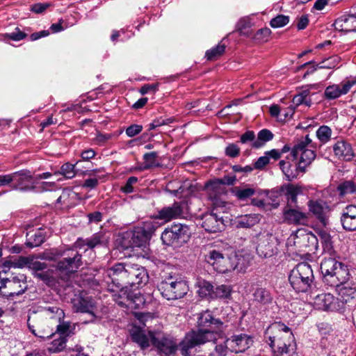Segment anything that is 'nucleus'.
<instances>
[{"mask_svg":"<svg viewBox=\"0 0 356 356\" xmlns=\"http://www.w3.org/2000/svg\"><path fill=\"white\" fill-rule=\"evenodd\" d=\"M81 264V255L76 252L70 257L58 261L56 264V268L60 272L69 274L76 272Z\"/></svg>","mask_w":356,"mask_h":356,"instance_id":"nucleus-20","label":"nucleus"},{"mask_svg":"<svg viewBox=\"0 0 356 356\" xmlns=\"http://www.w3.org/2000/svg\"><path fill=\"white\" fill-rule=\"evenodd\" d=\"M26 36L27 35L17 27L15 29L14 32L6 34L7 38L14 41H19L25 38Z\"/></svg>","mask_w":356,"mask_h":356,"instance_id":"nucleus-63","label":"nucleus"},{"mask_svg":"<svg viewBox=\"0 0 356 356\" xmlns=\"http://www.w3.org/2000/svg\"><path fill=\"white\" fill-rule=\"evenodd\" d=\"M138 181V178L136 177H130L124 186L122 187V191L124 193H131L134 192L133 185L135 184Z\"/></svg>","mask_w":356,"mask_h":356,"instance_id":"nucleus-60","label":"nucleus"},{"mask_svg":"<svg viewBox=\"0 0 356 356\" xmlns=\"http://www.w3.org/2000/svg\"><path fill=\"white\" fill-rule=\"evenodd\" d=\"M257 252L261 257H272L278 252L279 241L273 234H259L257 236Z\"/></svg>","mask_w":356,"mask_h":356,"instance_id":"nucleus-10","label":"nucleus"},{"mask_svg":"<svg viewBox=\"0 0 356 356\" xmlns=\"http://www.w3.org/2000/svg\"><path fill=\"white\" fill-rule=\"evenodd\" d=\"M318 147V144L314 143L309 135L299 140L294 145L291 150V154L295 159L300 155L298 163L300 171L304 172L306 167L309 165L316 156L315 150L310 149L309 147L317 149Z\"/></svg>","mask_w":356,"mask_h":356,"instance_id":"nucleus-6","label":"nucleus"},{"mask_svg":"<svg viewBox=\"0 0 356 356\" xmlns=\"http://www.w3.org/2000/svg\"><path fill=\"white\" fill-rule=\"evenodd\" d=\"M158 228V223L152 221H146L144 222L143 227H140V229L145 231V234L150 238L152 235Z\"/></svg>","mask_w":356,"mask_h":356,"instance_id":"nucleus-58","label":"nucleus"},{"mask_svg":"<svg viewBox=\"0 0 356 356\" xmlns=\"http://www.w3.org/2000/svg\"><path fill=\"white\" fill-rule=\"evenodd\" d=\"M67 339L64 337H59L54 339L51 342L49 350L53 353H58L65 349L66 346Z\"/></svg>","mask_w":356,"mask_h":356,"instance_id":"nucleus-51","label":"nucleus"},{"mask_svg":"<svg viewBox=\"0 0 356 356\" xmlns=\"http://www.w3.org/2000/svg\"><path fill=\"white\" fill-rule=\"evenodd\" d=\"M240 147L235 143H229L225 149V154L230 158H236L239 156Z\"/></svg>","mask_w":356,"mask_h":356,"instance_id":"nucleus-57","label":"nucleus"},{"mask_svg":"<svg viewBox=\"0 0 356 356\" xmlns=\"http://www.w3.org/2000/svg\"><path fill=\"white\" fill-rule=\"evenodd\" d=\"M340 58L337 56H332L324 60H323L320 65L319 69H333L339 64Z\"/></svg>","mask_w":356,"mask_h":356,"instance_id":"nucleus-55","label":"nucleus"},{"mask_svg":"<svg viewBox=\"0 0 356 356\" xmlns=\"http://www.w3.org/2000/svg\"><path fill=\"white\" fill-rule=\"evenodd\" d=\"M60 323L56 326V332L59 337H64L65 339L73 334L74 325H72L70 322H59Z\"/></svg>","mask_w":356,"mask_h":356,"instance_id":"nucleus-45","label":"nucleus"},{"mask_svg":"<svg viewBox=\"0 0 356 356\" xmlns=\"http://www.w3.org/2000/svg\"><path fill=\"white\" fill-rule=\"evenodd\" d=\"M152 344L156 349L159 354L164 356L174 355L178 348L177 340L170 336H163L162 337H152Z\"/></svg>","mask_w":356,"mask_h":356,"instance_id":"nucleus-15","label":"nucleus"},{"mask_svg":"<svg viewBox=\"0 0 356 356\" xmlns=\"http://www.w3.org/2000/svg\"><path fill=\"white\" fill-rule=\"evenodd\" d=\"M213 293V299H229L232 293V287L227 284L217 285L215 286L214 292Z\"/></svg>","mask_w":356,"mask_h":356,"instance_id":"nucleus-40","label":"nucleus"},{"mask_svg":"<svg viewBox=\"0 0 356 356\" xmlns=\"http://www.w3.org/2000/svg\"><path fill=\"white\" fill-rule=\"evenodd\" d=\"M264 337L274 356H298L294 336L291 329L284 323H272L266 329Z\"/></svg>","mask_w":356,"mask_h":356,"instance_id":"nucleus-2","label":"nucleus"},{"mask_svg":"<svg viewBox=\"0 0 356 356\" xmlns=\"http://www.w3.org/2000/svg\"><path fill=\"white\" fill-rule=\"evenodd\" d=\"M292 102L294 107L302 104L309 107L312 104L310 90L309 89L302 90L293 97Z\"/></svg>","mask_w":356,"mask_h":356,"instance_id":"nucleus-34","label":"nucleus"},{"mask_svg":"<svg viewBox=\"0 0 356 356\" xmlns=\"http://www.w3.org/2000/svg\"><path fill=\"white\" fill-rule=\"evenodd\" d=\"M131 340L137 343L141 350H145L150 346L152 338L155 337L152 332L147 334L138 327H134L130 332Z\"/></svg>","mask_w":356,"mask_h":356,"instance_id":"nucleus-23","label":"nucleus"},{"mask_svg":"<svg viewBox=\"0 0 356 356\" xmlns=\"http://www.w3.org/2000/svg\"><path fill=\"white\" fill-rule=\"evenodd\" d=\"M44 241V237L41 232H35V234L30 236V238L26 243V245L29 248L38 247Z\"/></svg>","mask_w":356,"mask_h":356,"instance_id":"nucleus-52","label":"nucleus"},{"mask_svg":"<svg viewBox=\"0 0 356 356\" xmlns=\"http://www.w3.org/2000/svg\"><path fill=\"white\" fill-rule=\"evenodd\" d=\"M158 290L165 299L177 300L183 298L188 291V286L184 280L169 276L158 284Z\"/></svg>","mask_w":356,"mask_h":356,"instance_id":"nucleus-8","label":"nucleus"},{"mask_svg":"<svg viewBox=\"0 0 356 356\" xmlns=\"http://www.w3.org/2000/svg\"><path fill=\"white\" fill-rule=\"evenodd\" d=\"M340 196L356 193V184L352 181H345L337 186Z\"/></svg>","mask_w":356,"mask_h":356,"instance_id":"nucleus-43","label":"nucleus"},{"mask_svg":"<svg viewBox=\"0 0 356 356\" xmlns=\"http://www.w3.org/2000/svg\"><path fill=\"white\" fill-rule=\"evenodd\" d=\"M307 205L309 211L312 212L318 220L321 222L325 220V215L329 208L325 202L321 200H309Z\"/></svg>","mask_w":356,"mask_h":356,"instance_id":"nucleus-29","label":"nucleus"},{"mask_svg":"<svg viewBox=\"0 0 356 356\" xmlns=\"http://www.w3.org/2000/svg\"><path fill=\"white\" fill-rule=\"evenodd\" d=\"M293 244L300 251L313 252L318 248V239L312 232L299 231L293 236Z\"/></svg>","mask_w":356,"mask_h":356,"instance_id":"nucleus-13","label":"nucleus"},{"mask_svg":"<svg viewBox=\"0 0 356 356\" xmlns=\"http://www.w3.org/2000/svg\"><path fill=\"white\" fill-rule=\"evenodd\" d=\"M36 181L29 170L13 172L12 190L28 192L35 190Z\"/></svg>","mask_w":356,"mask_h":356,"instance_id":"nucleus-12","label":"nucleus"},{"mask_svg":"<svg viewBox=\"0 0 356 356\" xmlns=\"http://www.w3.org/2000/svg\"><path fill=\"white\" fill-rule=\"evenodd\" d=\"M314 305L317 309L334 312L341 309L339 299L335 298L330 293H322L316 296L314 299Z\"/></svg>","mask_w":356,"mask_h":356,"instance_id":"nucleus-18","label":"nucleus"},{"mask_svg":"<svg viewBox=\"0 0 356 356\" xmlns=\"http://www.w3.org/2000/svg\"><path fill=\"white\" fill-rule=\"evenodd\" d=\"M229 350L227 347V339L223 341V343L216 344L214 350L209 353V356H225L227 351Z\"/></svg>","mask_w":356,"mask_h":356,"instance_id":"nucleus-54","label":"nucleus"},{"mask_svg":"<svg viewBox=\"0 0 356 356\" xmlns=\"http://www.w3.org/2000/svg\"><path fill=\"white\" fill-rule=\"evenodd\" d=\"M296 206L286 204L283 209L284 222L289 225H305L308 222V214L296 209Z\"/></svg>","mask_w":356,"mask_h":356,"instance_id":"nucleus-16","label":"nucleus"},{"mask_svg":"<svg viewBox=\"0 0 356 356\" xmlns=\"http://www.w3.org/2000/svg\"><path fill=\"white\" fill-rule=\"evenodd\" d=\"M273 138V134L270 130L267 129H261L259 131L257 139L251 143V147L254 149H259Z\"/></svg>","mask_w":356,"mask_h":356,"instance_id":"nucleus-36","label":"nucleus"},{"mask_svg":"<svg viewBox=\"0 0 356 356\" xmlns=\"http://www.w3.org/2000/svg\"><path fill=\"white\" fill-rule=\"evenodd\" d=\"M314 278L311 266L305 262L298 264L289 276L290 284L297 293L309 291L313 285Z\"/></svg>","mask_w":356,"mask_h":356,"instance_id":"nucleus-5","label":"nucleus"},{"mask_svg":"<svg viewBox=\"0 0 356 356\" xmlns=\"http://www.w3.org/2000/svg\"><path fill=\"white\" fill-rule=\"evenodd\" d=\"M191 236L188 226L182 224H175L166 228L161 234V238L167 245H179L186 243Z\"/></svg>","mask_w":356,"mask_h":356,"instance_id":"nucleus-9","label":"nucleus"},{"mask_svg":"<svg viewBox=\"0 0 356 356\" xmlns=\"http://www.w3.org/2000/svg\"><path fill=\"white\" fill-rule=\"evenodd\" d=\"M74 309L77 312L89 313L93 315L95 302L88 296H78L72 301Z\"/></svg>","mask_w":356,"mask_h":356,"instance_id":"nucleus-27","label":"nucleus"},{"mask_svg":"<svg viewBox=\"0 0 356 356\" xmlns=\"http://www.w3.org/2000/svg\"><path fill=\"white\" fill-rule=\"evenodd\" d=\"M150 238L145 234V231L138 227L132 233L131 243L134 247H142Z\"/></svg>","mask_w":356,"mask_h":356,"instance_id":"nucleus-38","label":"nucleus"},{"mask_svg":"<svg viewBox=\"0 0 356 356\" xmlns=\"http://www.w3.org/2000/svg\"><path fill=\"white\" fill-rule=\"evenodd\" d=\"M334 154L344 161H351L355 154L351 145L345 140H338L333 146Z\"/></svg>","mask_w":356,"mask_h":356,"instance_id":"nucleus-25","label":"nucleus"},{"mask_svg":"<svg viewBox=\"0 0 356 356\" xmlns=\"http://www.w3.org/2000/svg\"><path fill=\"white\" fill-rule=\"evenodd\" d=\"M347 282L340 284L339 286H331L335 287L338 291L341 309L345 303H348L356 298V289L346 285Z\"/></svg>","mask_w":356,"mask_h":356,"instance_id":"nucleus-26","label":"nucleus"},{"mask_svg":"<svg viewBox=\"0 0 356 356\" xmlns=\"http://www.w3.org/2000/svg\"><path fill=\"white\" fill-rule=\"evenodd\" d=\"M183 215V205L181 202H175L171 206L165 207L158 211L154 216L155 219L169 222L178 218Z\"/></svg>","mask_w":356,"mask_h":356,"instance_id":"nucleus-21","label":"nucleus"},{"mask_svg":"<svg viewBox=\"0 0 356 356\" xmlns=\"http://www.w3.org/2000/svg\"><path fill=\"white\" fill-rule=\"evenodd\" d=\"M54 175H62L67 179H72L76 175L75 165L65 163L61 166L59 171L54 172Z\"/></svg>","mask_w":356,"mask_h":356,"instance_id":"nucleus-46","label":"nucleus"},{"mask_svg":"<svg viewBox=\"0 0 356 356\" xmlns=\"http://www.w3.org/2000/svg\"><path fill=\"white\" fill-rule=\"evenodd\" d=\"M214 208L210 213H206L202 216L201 226L209 233L221 232L225 228L223 216L217 212Z\"/></svg>","mask_w":356,"mask_h":356,"instance_id":"nucleus-11","label":"nucleus"},{"mask_svg":"<svg viewBox=\"0 0 356 356\" xmlns=\"http://www.w3.org/2000/svg\"><path fill=\"white\" fill-rule=\"evenodd\" d=\"M323 282L329 286H339L350 278L348 268L344 264L336 260L333 256L324 257L321 263Z\"/></svg>","mask_w":356,"mask_h":356,"instance_id":"nucleus-4","label":"nucleus"},{"mask_svg":"<svg viewBox=\"0 0 356 356\" xmlns=\"http://www.w3.org/2000/svg\"><path fill=\"white\" fill-rule=\"evenodd\" d=\"M226 46L224 44H218L215 47L206 51V57L209 60H213L220 57L225 52Z\"/></svg>","mask_w":356,"mask_h":356,"instance_id":"nucleus-47","label":"nucleus"},{"mask_svg":"<svg viewBox=\"0 0 356 356\" xmlns=\"http://www.w3.org/2000/svg\"><path fill=\"white\" fill-rule=\"evenodd\" d=\"M204 260L213 268L220 273L230 272L236 268V256L225 255L224 252L216 248H209L204 254Z\"/></svg>","mask_w":356,"mask_h":356,"instance_id":"nucleus-7","label":"nucleus"},{"mask_svg":"<svg viewBox=\"0 0 356 356\" xmlns=\"http://www.w3.org/2000/svg\"><path fill=\"white\" fill-rule=\"evenodd\" d=\"M109 276L118 284L140 287L145 285L149 280L146 269L136 264L118 263L109 269Z\"/></svg>","mask_w":356,"mask_h":356,"instance_id":"nucleus-3","label":"nucleus"},{"mask_svg":"<svg viewBox=\"0 0 356 356\" xmlns=\"http://www.w3.org/2000/svg\"><path fill=\"white\" fill-rule=\"evenodd\" d=\"M35 324L31 323V318L27 320V325L29 330L35 337L42 339H49L54 335L52 330L44 327V323L42 321H36Z\"/></svg>","mask_w":356,"mask_h":356,"instance_id":"nucleus-28","label":"nucleus"},{"mask_svg":"<svg viewBox=\"0 0 356 356\" xmlns=\"http://www.w3.org/2000/svg\"><path fill=\"white\" fill-rule=\"evenodd\" d=\"M34 277L43 281L48 285H51L54 282V277L53 276L52 270H47L42 272L33 273Z\"/></svg>","mask_w":356,"mask_h":356,"instance_id":"nucleus-49","label":"nucleus"},{"mask_svg":"<svg viewBox=\"0 0 356 356\" xmlns=\"http://www.w3.org/2000/svg\"><path fill=\"white\" fill-rule=\"evenodd\" d=\"M289 22L288 16L280 15L272 19L270 24L273 28H280L286 25Z\"/></svg>","mask_w":356,"mask_h":356,"instance_id":"nucleus-56","label":"nucleus"},{"mask_svg":"<svg viewBox=\"0 0 356 356\" xmlns=\"http://www.w3.org/2000/svg\"><path fill=\"white\" fill-rule=\"evenodd\" d=\"M318 236L319 240L321 241V243L322 244L324 252L328 254L330 256H334L335 252L333 250L330 235L325 232H322L318 234Z\"/></svg>","mask_w":356,"mask_h":356,"instance_id":"nucleus-41","label":"nucleus"},{"mask_svg":"<svg viewBox=\"0 0 356 356\" xmlns=\"http://www.w3.org/2000/svg\"><path fill=\"white\" fill-rule=\"evenodd\" d=\"M279 164L282 172L284 174L288 181H292L297 178L300 169L298 166H297L296 163L293 165L289 161L282 160L280 161Z\"/></svg>","mask_w":356,"mask_h":356,"instance_id":"nucleus-32","label":"nucleus"},{"mask_svg":"<svg viewBox=\"0 0 356 356\" xmlns=\"http://www.w3.org/2000/svg\"><path fill=\"white\" fill-rule=\"evenodd\" d=\"M252 340L250 337L245 334L234 335L227 339V347L231 352L243 353L250 347Z\"/></svg>","mask_w":356,"mask_h":356,"instance_id":"nucleus-19","label":"nucleus"},{"mask_svg":"<svg viewBox=\"0 0 356 356\" xmlns=\"http://www.w3.org/2000/svg\"><path fill=\"white\" fill-rule=\"evenodd\" d=\"M255 134L253 131H247L241 136L240 142L243 144L251 142L252 143L255 140Z\"/></svg>","mask_w":356,"mask_h":356,"instance_id":"nucleus-64","label":"nucleus"},{"mask_svg":"<svg viewBox=\"0 0 356 356\" xmlns=\"http://www.w3.org/2000/svg\"><path fill=\"white\" fill-rule=\"evenodd\" d=\"M356 84V77L341 82L340 84H333L327 86L324 92L325 98L334 99L347 94L350 88Z\"/></svg>","mask_w":356,"mask_h":356,"instance_id":"nucleus-17","label":"nucleus"},{"mask_svg":"<svg viewBox=\"0 0 356 356\" xmlns=\"http://www.w3.org/2000/svg\"><path fill=\"white\" fill-rule=\"evenodd\" d=\"M108 240V237L103 232L94 234L90 238H87V246L90 249H93L97 245H105Z\"/></svg>","mask_w":356,"mask_h":356,"instance_id":"nucleus-39","label":"nucleus"},{"mask_svg":"<svg viewBox=\"0 0 356 356\" xmlns=\"http://www.w3.org/2000/svg\"><path fill=\"white\" fill-rule=\"evenodd\" d=\"M270 34L271 31L270 29L263 28L257 31L253 39L257 42H266L269 40Z\"/></svg>","mask_w":356,"mask_h":356,"instance_id":"nucleus-53","label":"nucleus"},{"mask_svg":"<svg viewBox=\"0 0 356 356\" xmlns=\"http://www.w3.org/2000/svg\"><path fill=\"white\" fill-rule=\"evenodd\" d=\"M254 300L262 305H268L273 302L271 293L265 288H257L253 293Z\"/></svg>","mask_w":356,"mask_h":356,"instance_id":"nucleus-31","label":"nucleus"},{"mask_svg":"<svg viewBox=\"0 0 356 356\" xmlns=\"http://www.w3.org/2000/svg\"><path fill=\"white\" fill-rule=\"evenodd\" d=\"M47 264L44 262H40L38 261H33L32 259L29 264V268L33 271V273L42 272L47 269Z\"/></svg>","mask_w":356,"mask_h":356,"instance_id":"nucleus-62","label":"nucleus"},{"mask_svg":"<svg viewBox=\"0 0 356 356\" xmlns=\"http://www.w3.org/2000/svg\"><path fill=\"white\" fill-rule=\"evenodd\" d=\"M332 134V129L327 125H322L317 129L316 135L320 142V144H318V148H320L331 139Z\"/></svg>","mask_w":356,"mask_h":356,"instance_id":"nucleus-37","label":"nucleus"},{"mask_svg":"<svg viewBox=\"0 0 356 356\" xmlns=\"http://www.w3.org/2000/svg\"><path fill=\"white\" fill-rule=\"evenodd\" d=\"M27 288L28 285L23 275L13 277L12 279L7 278L2 296L8 298L19 296L23 294Z\"/></svg>","mask_w":356,"mask_h":356,"instance_id":"nucleus-14","label":"nucleus"},{"mask_svg":"<svg viewBox=\"0 0 356 356\" xmlns=\"http://www.w3.org/2000/svg\"><path fill=\"white\" fill-rule=\"evenodd\" d=\"M215 286H213L210 282L203 281L200 283L198 293L201 297H209L213 299V292H214Z\"/></svg>","mask_w":356,"mask_h":356,"instance_id":"nucleus-48","label":"nucleus"},{"mask_svg":"<svg viewBox=\"0 0 356 356\" xmlns=\"http://www.w3.org/2000/svg\"><path fill=\"white\" fill-rule=\"evenodd\" d=\"M284 191L287 204H291L293 206H297V196L302 193V188L298 186L288 184L285 186Z\"/></svg>","mask_w":356,"mask_h":356,"instance_id":"nucleus-35","label":"nucleus"},{"mask_svg":"<svg viewBox=\"0 0 356 356\" xmlns=\"http://www.w3.org/2000/svg\"><path fill=\"white\" fill-rule=\"evenodd\" d=\"M197 331H191L186 334L181 343V353L183 356H192L191 350L195 346L202 345L207 342L216 341L221 337V334L215 329H220L222 322L219 318L213 317L209 311L200 314Z\"/></svg>","mask_w":356,"mask_h":356,"instance_id":"nucleus-1","label":"nucleus"},{"mask_svg":"<svg viewBox=\"0 0 356 356\" xmlns=\"http://www.w3.org/2000/svg\"><path fill=\"white\" fill-rule=\"evenodd\" d=\"M334 26L340 31H356V15H343L335 20Z\"/></svg>","mask_w":356,"mask_h":356,"instance_id":"nucleus-24","label":"nucleus"},{"mask_svg":"<svg viewBox=\"0 0 356 356\" xmlns=\"http://www.w3.org/2000/svg\"><path fill=\"white\" fill-rule=\"evenodd\" d=\"M138 298L132 293H127L123 290L120 291L119 294L116 296L115 300L121 307L127 308H132L135 303V299Z\"/></svg>","mask_w":356,"mask_h":356,"instance_id":"nucleus-33","label":"nucleus"},{"mask_svg":"<svg viewBox=\"0 0 356 356\" xmlns=\"http://www.w3.org/2000/svg\"><path fill=\"white\" fill-rule=\"evenodd\" d=\"M44 312L46 314L50 316L51 318L58 319V322H60L65 316L63 309L56 306L46 307L44 308Z\"/></svg>","mask_w":356,"mask_h":356,"instance_id":"nucleus-50","label":"nucleus"},{"mask_svg":"<svg viewBox=\"0 0 356 356\" xmlns=\"http://www.w3.org/2000/svg\"><path fill=\"white\" fill-rule=\"evenodd\" d=\"M260 221V216L256 213L242 215L236 218L235 223L238 228H250Z\"/></svg>","mask_w":356,"mask_h":356,"instance_id":"nucleus-30","label":"nucleus"},{"mask_svg":"<svg viewBox=\"0 0 356 356\" xmlns=\"http://www.w3.org/2000/svg\"><path fill=\"white\" fill-rule=\"evenodd\" d=\"M341 223L346 230H356V205L350 204L343 209L341 213Z\"/></svg>","mask_w":356,"mask_h":356,"instance_id":"nucleus-22","label":"nucleus"},{"mask_svg":"<svg viewBox=\"0 0 356 356\" xmlns=\"http://www.w3.org/2000/svg\"><path fill=\"white\" fill-rule=\"evenodd\" d=\"M143 130V126L140 124H134L129 126L126 129V134L129 137H134L138 134H139Z\"/></svg>","mask_w":356,"mask_h":356,"instance_id":"nucleus-61","label":"nucleus"},{"mask_svg":"<svg viewBox=\"0 0 356 356\" xmlns=\"http://www.w3.org/2000/svg\"><path fill=\"white\" fill-rule=\"evenodd\" d=\"M256 193L254 188L241 187L235 188L234 191V195L240 200L244 201L253 196Z\"/></svg>","mask_w":356,"mask_h":356,"instance_id":"nucleus-42","label":"nucleus"},{"mask_svg":"<svg viewBox=\"0 0 356 356\" xmlns=\"http://www.w3.org/2000/svg\"><path fill=\"white\" fill-rule=\"evenodd\" d=\"M158 157L159 154L156 152L145 153L143 157L145 163L144 169H149L153 167L159 166V163L157 161Z\"/></svg>","mask_w":356,"mask_h":356,"instance_id":"nucleus-44","label":"nucleus"},{"mask_svg":"<svg viewBox=\"0 0 356 356\" xmlns=\"http://www.w3.org/2000/svg\"><path fill=\"white\" fill-rule=\"evenodd\" d=\"M223 182L219 179L214 181H209L205 184V189L208 191H213L216 193H220L222 186Z\"/></svg>","mask_w":356,"mask_h":356,"instance_id":"nucleus-59","label":"nucleus"}]
</instances>
